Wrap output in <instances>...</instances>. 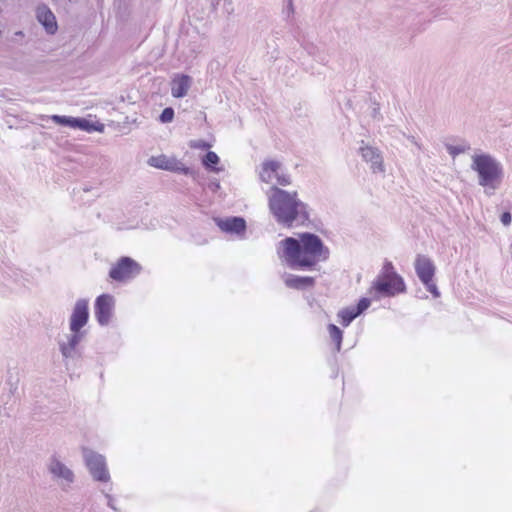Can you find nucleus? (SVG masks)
Masks as SVG:
<instances>
[{"label": "nucleus", "instance_id": "2eb2a0df", "mask_svg": "<svg viewBox=\"0 0 512 512\" xmlns=\"http://www.w3.org/2000/svg\"><path fill=\"white\" fill-rule=\"evenodd\" d=\"M51 119L54 123L59 125H65L72 128H80L82 130L90 131L91 125L86 119L72 118L67 116L53 115Z\"/></svg>", "mask_w": 512, "mask_h": 512}, {"label": "nucleus", "instance_id": "f3484780", "mask_svg": "<svg viewBox=\"0 0 512 512\" xmlns=\"http://www.w3.org/2000/svg\"><path fill=\"white\" fill-rule=\"evenodd\" d=\"M87 464L95 479L99 481H107L109 479L108 471L101 458L94 457L89 459Z\"/></svg>", "mask_w": 512, "mask_h": 512}, {"label": "nucleus", "instance_id": "f03ea898", "mask_svg": "<svg viewBox=\"0 0 512 512\" xmlns=\"http://www.w3.org/2000/svg\"><path fill=\"white\" fill-rule=\"evenodd\" d=\"M266 195L269 210L278 224L290 228L310 221L309 206L299 199L297 191L289 192L274 185Z\"/></svg>", "mask_w": 512, "mask_h": 512}, {"label": "nucleus", "instance_id": "aec40b11", "mask_svg": "<svg viewBox=\"0 0 512 512\" xmlns=\"http://www.w3.org/2000/svg\"><path fill=\"white\" fill-rule=\"evenodd\" d=\"M339 320H340V323L344 326V327H347L351 324V322L358 317V315L356 314V312L353 310L352 307H348V308H344L342 310H340L337 314Z\"/></svg>", "mask_w": 512, "mask_h": 512}, {"label": "nucleus", "instance_id": "a878e982", "mask_svg": "<svg viewBox=\"0 0 512 512\" xmlns=\"http://www.w3.org/2000/svg\"><path fill=\"white\" fill-rule=\"evenodd\" d=\"M370 304H371L370 299L363 297V298H361V299L359 300V302H358L357 306H356V307H352V308H353V310L356 312V314L359 316V315H360V314H362L366 309H368V308H369Z\"/></svg>", "mask_w": 512, "mask_h": 512}, {"label": "nucleus", "instance_id": "4468645a", "mask_svg": "<svg viewBox=\"0 0 512 512\" xmlns=\"http://www.w3.org/2000/svg\"><path fill=\"white\" fill-rule=\"evenodd\" d=\"M284 283L288 288L296 290H305L315 285V278L310 276H297L288 274L285 276Z\"/></svg>", "mask_w": 512, "mask_h": 512}, {"label": "nucleus", "instance_id": "0eeeda50", "mask_svg": "<svg viewBox=\"0 0 512 512\" xmlns=\"http://www.w3.org/2000/svg\"><path fill=\"white\" fill-rule=\"evenodd\" d=\"M88 319V301L85 299H80L76 302L70 318V330L73 332V335L70 339L71 348H74L79 343L81 339L79 331L87 324Z\"/></svg>", "mask_w": 512, "mask_h": 512}, {"label": "nucleus", "instance_id": "a211bd4d", "mask_svg": "<svg viewBox=\"0 0 512 512\" xmlns=\"http://www.w3.org/2000/svg\"><path fill=\"white\" fill-rule=\"evenodd\" d=\"M50 471L58 476V477H62L64 479H66L67 481H72V478H73V474L72 472L67 469L62 463H60L59 461H54L52 464H51V467H50Z\"/></svg>", "mask_w": 512, "mask_h": 512}, {"label": "nucleus", "instance_id": "412c9836", "mask_svg": "<svg viewBox=\"0 0 512 512\" xmlns=\"http://www.w3.org/2000/svg\"><path fill=\"white\" fill-rule=\"evenodd\" d=\"M445 147H446L448 153L453 158H455L459 154L467 152L471 148L470 145L465 141H462V143H460L458 145H452V144L447 143V144H445Z\"/></svg>", "mask_w": 512, "mask_h": 512}, {"label": "nucleus", "instance_id": "6e6552de", "mask_svg": "<svg viewBox=\"0 0 512 512\" xmlns=\"http://www.w3.org/2000/svg\"><path fill=\"white\" fill-rule=\"evenodd\" d=\"M148 164L157 169L178 172L185 175L191 172L190 168L186 167L182 162L177 160L175 157L167 156L165 154L151 156L148 159Z\"/></svg>", "mask_w": 512, "mask_h": 512}, {"label": "nucleus", "instance_id": "f8f14e48", "mask_svg": "<svg viewBox=\"0 0 512 512\" xmlns=\"http://www.w3.org/2000/svg\"><path fill=\"white\" fill-rule=\"evenodd\" d=\"M361 156L364 161L371 164L374 173L383 172V158L377 148L365 146L360 148Z\"/></svg>", "mask_w": 512, "mask_h": 512}, {"label": "nucleus", "instance_id": "5701e85b", "mask_svg": "<svg viewBox=\"0 0 512 512\" xmlns=\"http://www.w3.org/2000/svg\"><path fill=\"white\" fill-rule=\"evenodd\" d=\"M377 277H393V278H399L401 277L394 269L393 264L390 261H386L381 269V272Z\"/></svg>", "mask_w": 512, "mask_h": 512}, {"label": "nucleus", "instance_id": "393cba45", "mask_svg": "<svg viewBox=\"0 0 512 512\" xmlns=\"http://www.w3.org/2000/svg\"><path fill=\"white\" fill-rule=\"evenodd\" d=\"M189 147L195 150L208 151L211 145L205 140H192L189 142Z\"/></svg>", "mask_w": 512, "mask_h": 512}, {"label": "nucleus", "instance_id": "c756f323", "mask_svg": "<svg viewBox=\"0 0 512 512\" xmlns=\"http://www.w3.org/2000/svg\"><path fill=\"white\" fill-rule=\"evenodd\" d=\"M287 10H288V14L294 13L292 0H289Z\"/></svg>", "mask_w": 512, "mask_h": 512}, {"label": "nucleus", "instance_id": "6ab92c4d", "mask_svg": "<svg viewBox=\"0 0 512 512\" xmlns=\"http://www.w3.org/2000/svg\"><path fill=\"white\" fill-rule=\"evenodd\" d=\"M327 329L331 340L335 344L336 351L339 352L341 350L343 340V331L334 324H329Z\"/></svg>", "mask_w": 512, "mask_h": 512}, {"label": "nucleus", "instance_id": "cd10ccee", "mask_svg": "<svg viewBox=\"0 0 512 512\" xmlns=\"http://www.w3.org/2000/svg\"><path fill=\"white\" fill-rule=\"evenodd\" d=\"M424 285L426 289L433 295V297L438 298L440 296V292L436 284L433 282V279L428 281V283Z\"/></svg>", "mask_w": 512, "mask_h": 512}, {"label": "nucleus", "instance_id": "dca6fc26", "mask_svg": "<svg viewBox=\"0 0 512 512\" xmlns=\"http://www.w3.org/2000/svg\"><path fill=\"white\" fill-rule=\"evenodd\" d=\"M39 22L45 27L48 33L54 34L57 30V22L54 14L46 7L37 11Z\"/></svg>", "mask_w": 512, "mask_h": 512}, {"label": "nucleus", "instance_id": "7c9ffc66", "mask_svg": "<svg viewBox=\"0 0 512 512\" xmlns=\"http://www.w3.org/2000/svg\"><path fill=\"white\" fill-rule=\"evenodd\" d=\"M408 139L413 143L415 144L419 149H421V145L415 140V137L413 136H410L408 137Z\"/></svg>", "mask_w": 512, "mask_h": 512}, {"label": "nucleus", "instance_id": "423d86ee", "mask_svg": "<svg viewBox=\"0 0 512 512\" xmlns=\"http://www.w3.org/2000/svg\"><path fill=\"white\" fill-rule=\"evenodd\" d=\"M141 265L130 257H121L112 265L109 277L116 282H127L140 274Z\"/></svg>", "mask_w": 512, "mask_h": 512}, {"label": "nucleus", "instance_id": "9b49d317", "mask_svg": "<svg viewBox=\"0 0 512 512\" xmlns=\"http://www.w3.org/2000/svg\"><path fill=\"white\" fill-rule=\"evenodd\" d=\"M226 235L235 236L238 240L247 238V223L241 216L226 217Z\"/></svg>", "mask_w": 512, "mask_h": 512}, {"label": "nucleus", "instance_id": "39448f33", "mask_svg": "<svg viewBox=\"0 0 512 512\" xmlns=\"http://www.w3.org/2000/svg\"><path fill=\"white\" fill-rule=\"evenodd\" d=\"M405 291L406 285L402 277H376L373 281L370 293H374L375 299H380L381 297H393Z\"/></svg>", "mask_w": 512, "mask_h": 512}, {"label": "nucleus", "instance_id": "b1692460", "mask_svg": "<svg viewBox=\"0 0 512 512\" xmlns=\"http://www.w3.org/2000/svg\"><path fill=\"white\" fill-rule=\"evenodd\" d=\"M303 48L307 51V53L313 56L317 61L325 63L326 57L324 55L319 54L318 48L312 43H305Z\"/></svg>", "mask_w": 512, "mask_h": 512}, {"label": "nucleus", "instance_id": "bb28decb", "mask_svg": "<svg viewBox=\"0 0 512 512\" xmlns=\"http://www.w3.org/2000/svg\"><path fill=\"white\" fill-rule=\"evenodd\" d=\"M173 118L174 110L171 107L165 108L160 115V121L163 123H169L173 120Z\"/></svg>", "mask_w": 512, "mask_h": 512}, {"label": "nucleus", "instance_id": "f257e3e1", "mask_svg": "<svg viewBox=\"0 0 512 512\" xmlns=\"http://www.w3.org/2000/svg\"><path fill=\"white\" fill-rule=\"evenodd\" d=\"M282 251L278 254L292 269H311L320 261L329 258V249L322 239L314 233H302L299 239L287 237L280 243Z\"/></svg>", "mask_w": 512, "mask_h": 512}, {"label": "nucleus", "instance_id": "473e14b6", "mask_svg": "<svg viewBox=\"0 0 512 512\" xmlns=\"http://www.w3.org/2000/svg\"><path fill=\"white\" fill-rule=\"evenodd\" d=\"M218 189H220V184H219V183H217V184L215 185V189H214V190H218Z\"/></svg>", "mask_w": 512, "mask_h": 512}, {"label": "nucleus", "instance_id": "c85d7f7f", "mask_svg": "<svg viewBox=\"0 0 512 512\" xmlns=\"http://www.w3.org/2000/svg\"><path fill=\"white\" fill-rule=\"evenodd\" d=\"M500 221L504 226H509L512 221V215L509 211H505L500 216Z\"/></svg>", "mask_w": 512, "mask_h": 512}, {"label": "nucleus", "instance_id": "2f4dec72", "mask_svg": "<svg viewBox=\"0 0 512 512\" xmlns=\"http://www.w3.org/2000/svg\"><path fill=\"white\" fill-rule=\"evenodd\" d=\"M378 114H379V107H374L372 110V116L374 118H376Z\"/></svg>", "mask_w": 512, "mask_h": 512}, {"label": "nucleus", "instance_id": "7ed1b4c3", "mask_svg": "<svg viewBox=\"0 0 512 512\" xmlns=\"http://www.w3.org/2000/svg\"><path fill=\"white\" fill-rule=\"evenodd\" d=\"M471 169L477 172L478 184L484 188L496 190L503 179L502 164L490 154H479L472 157Z\"/></svg>", "mask_w": 512, "mask_h": 512}, {"label": "nucleus", "instance_id": "20e7f679", "mask_svg": "<svg viewBox=\"0 0 512 512\" xmlns=\"http://www.w3.org/2000/svg\"><path fill=\"white\" fill-rule=\"evenodd\" d=\"M259 178L271 186L279 187L291 184V176L286 172L283 164L277 160L263 161L259 169Z\"/></svg>", "mask_w": 512, "mask_h": 512}, {"label": "nucleus", "instance_id": "4be33fe9", "mask_svg": "<svg viewBox=\"0 0 512 512\" xmlns=\"http://www.w3.org/2000/svg\"><path fill=\"white\" fill-rule=\"evenodd\" d=\"M220 159L214 152L208 151L202 158V164L206 169L215 170V165L219 163Z\"/></svg>", "mask_w": 512, "mask_h": 512}, {"label": "nucleus", "instance_id": "9d476101", "mask_svg": "<svg viewBox=\"0 0 512 512\" xmlns=\"http://www.w3.org/2000/svg\"><path fill=\"white\" fill-rule=\"evenodd\" d=\"M415 271L423 284H427L435 275V265L433 261L425 255H417L414 263Z\"/></svg>", "mask_w": 512, "mask_h": 512}, {"label": "nucleus", "instance_id": "1a4fd4ad", "mask_svg": "<svg viewBox=\"0 0 512 512\" xmlns=\"http://www.w3.org/2000/svg\"><path fill=\"white\" fill-rule=\"evenodd\" d=\"M114 297L110 294H102L95 300V317L100 325H107L113 315Z\"/></svg>", "mask_w": 512, "mask_h": 512}, {"label": "nucleus", "instance_id": "72a5a7b5", "mask_svg": "<svg viewBox=\"0 0 512 512\" xmlns=\"http://www.w3.org/2000/svg\"><path fill=\"white\" fill-rule=\"evenodd\" d=\"M223 223H224V222L220 220V221L218 222V225H219L221 228H223V226H222V224H223Z\"/></svg>", "mask_w": 512, "mask_h": 512}, {"label": "nucleus", "instance_id": "ddd939ff", "mask_svg": "<svg viewBox=\"0 0 512 512\" xmlns=\"http://www.w3.org/2000/svg\"><path fill=\"white\" fill-rule=\"evenodd\" d=\"M191 86V78L188 75L177 74L171 80V94L175 98L187 95Z\"/></svg>", "mask_w": 512, "mask_h": 512}]
</instances>
